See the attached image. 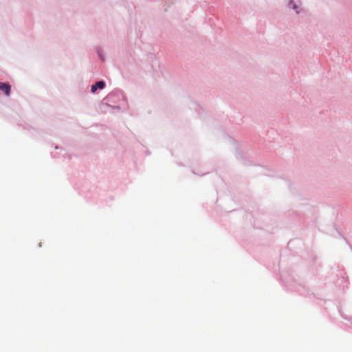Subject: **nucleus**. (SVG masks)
I'll return each mask as SVG.
<instances>
[{
	"instance_id": "obj_1",
	"label": "nucleus",
	"mask_w": 352,
	"mask_h": 352,
	"mask_svg": "<svg viewBox=\"0 0 352 352\" xmlns=\"http://www.w3.org/2000/svg\"><path fill=\"white\" fill-rule=\"evenodd\" d=\"M0 90L3 91L8 96L10 94L11 87L10 85L4 82H0Z\"/></svg>"
},
{
	"instance_id": "obj_2",
	"label": "nucleus",
	"mask_w": 352,
	"mask_h": 352,
	"mask_svg": "<svg viewBox=\"0 0 352 352\" xmlns=\"http://www.w3.org/2000/svg\"><path fill=\"white\" fill-rule=\"evenodd\" d=\"M95 85H96L97 88H99L100 89H103L104 87V82L103 81H98Z\"/></svg>"
},
{
	"instance_id": "obj_3",
	"label": "nucleus",
	"mask_w": 352,
	"mask_h": 352,
	"mask_svg": "<svg viewBox=\"0 0 352 352\" xmlns=\"http://www.w3.org/2000/svg\"><path fill=\"white\" fill-rule=\"evenodd\" d=\"M97 89H98V88H97L96 85H93L91 86V91H92L93 93H94V92L97 90Z\"/></svg>"
}]
</instances>
